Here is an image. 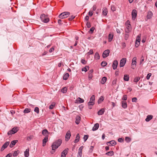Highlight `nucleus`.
Wrapping results in <instances>:
<instances>
[{"mask_svg":"<svg viewBox=\"0 0 157 157\" xmlns=\"http://www.w3.org/2000/svg\"><path fill=\"white\" fill-rule=\"evenodd\" d=\"M62 140L61 139H59L53 142L52 145V149L55 152V150L61 144Z\"/></svg>","mask_w":157,"mask_h":157,"instance_id":"obj_1","label":"nucleus"},{"mask_svg":"<svg viewBox=\"0 0 157 157\" xmlns=\"http://www.w3.org/2000/svg\"><path fill=\"white\" fill-rule=\"evenodd\" d=\"M95 101V96L93 95L90 98V101L88 103V108L90 109H92L91 106H92L94 104Z\"/></svg>","mask_w":157,"mask_h":157,"instance_id":"obj_2","label":"nucleus"},{"mask_svg":"<svg viewBox=\"0 0 157 157\" xmlns=\"http://www.w3.org/2000/svg\"><path fill=\"white\" fill-rule=\"evenodd\" d=\"M70 15V13L68 12H65L60 14L59 17L60 19H64Z\"/></svg>","mask_w":157,"mask_h":157,"instance_id":"obj_3","label":"nucleus"},{"mask_svg":"<svg viewBox=\"0 0 157 157\" xmlns=\"http://www.w3.org/2000/svg\"><path fill=\"white\" fill-rule=\"evenodd\" d=\"M18 130V127H14L11 130H10L8 132L7 134L9 136L10 135L14 134L16 133Z\"/></svg>","mask_w":157,"mask_h":157,"instance_id":"obj_4","label":"nucleus"},{"mask_svg":"<svg viewBox=\"0 0 157 157\" xmlns=\"http://www.w3.org/2000/svg\"><path fill=\"white\" fill-rule=\"evenodd\" d=\"M126 59L125 58H123L120 61V67H123L125 63H126Z\"/></svg>","mask_w":157,"mask_h":157,"instance_id":"obj_5","label":"nucleus"},{"mask_svg":"<svg viewBox=\"0 0 157 157\" xmlns=\"http://www.w3.org/2000/svg\"><path fill=\"white\" fill-rule=\"evenodd\" d=\"M110 51L109 50H105L103 52L102 54V57L103 58H106L109 56Z\"/></svg>","mask_w":157,"mask_h":157,"instance_id":"obj_6","label":"nucleus"},{"mask_svg":"<svg viewBox=\"0 0 157 157\" xmlns=\"http://www.w3.org/2000/svg\"><path fill=\"white\" fill-rule=\"evenodd\" d=\"M132 19L134 20L137 16V11L136 10H133L132 11Z\"/></svg>","mask_w":157,"mask_h":157,"instance_id":"obj_7","label":"nucleus"},{"mask_svg":"<svg viewBox=\"0 0 157 157\" xmlns=\"http://www.w3.org/2000/svg\"><path fill=\"white\" fill-rule=\"evenodd\" d=\"M140 37L139 36H137L136 38V40L135 42V46L136 48H137L140 44Z\"/></svg>","mask_w":157,"mask_h":157,"instance_id":"obj_8","label":"nucleus"},{"mask_svg":"<svg viewBox=\"0 0 157 157\" xmlns=\"http://www.w3.org/2000/svg\"><path fill=\"white\" fill-rule=\"evenodd\" d=\"M136 57H134L133 58L132 63V68L134 69L135 68V67H133V65H136Z\"/></svg>","mask_w":157,"mask_h":157,"instance_id":"obj_9","label":"nucleus"},{"mask_svg":"<svg viewBox=\"0 0 157 157\" xmlns=\"http://www.w3.org/2000/svg\"><path fill=\"white\" fill-rule=\"evenodd\" d=\"M10 144L9 141L6 142L2 146L1 150V151H3L5 148H6Z\"/></svg>","mask_w":157,"mask_h":157,"instance_id":"obj_10","label":"nucleus"},{"mask_svg":"<svg viewBox=\"0 0 157 157\" xmlns=\"http://www.w3.org/2000/svg\"><path fill=\"white\" fill-rule=\"evenodd\" d=\"M118 62L117 60H114L113 62L112 67L114 70H115L117 68Z\"/></svg>","mask_w":157,"mask_h":157,"instance_id":"obj_11","label":"nucleus"},{"mask_svg":"<svg viewBox=\"0 0 157 157\" xmlns=\"http://www.w3.org/2000/svg\"><path fill=\"white\" fill-rule=\"evenodd\" d=\"M48 135L46 136L44 138L43 140V146L44 147L46 145V143L48 141Z\"/></svg>","mask_w":157,"mask_h":157,"instance_id":"obj_12","label":"nucleus"},{"mask_svg":"<svg viewBox=\"0 0 157 157\" xmlns=\"http://www.w3.org/2000/svg\"><path fill=\"white\" fill-rule=\"evenodd\" d=\"M71 136V132L70 131H68L66 135L65 138L66 140L67 141H68L70 138Z\"/></svg>","mask_w":157,"mask_h":157,"instance_id":"obj_13","label":"nucleus"},{"mask_svg":"<svg viewBox=\"0 0 157 157\" xmlns=\"http://www.w3.org/2000/svg\"><path fill=\"white\" fill-rule=\"evenodd\" d=\"M106 144L109 146H114L116 144V143L114 140H111L109 142H107Z\"/></svg>","mask_w":157,"mask_h":157,"instance_id":"obj_14","label":"nucleus"},{"mask_svg":"<svg viewBox=\"0 0 157 157\" xmlns=\"http://www.w3.org/2000/svg\"><path fill=\"white\" fill-rule=\"evenodd\" d=\"M153 14L152 12L151 11H149L147 12V19H150L151 18L152 16H153Z\"/></svg>","mask_w":157,"mask_h":157,"instance_id":"obj_15","label":"nucleus"},{"mask_svg":"<svg viewBox=\"0 0 157 157\" xmlns=\"http://www.w3.org/2000/svg\"><path fill=\"white\" fill-rule=\"evenodd\" d=\"M125 25L126 26V28L129 29H132L131 26L130 24V22L128 20L125 23Z\"/></svg>","mask_w":157,"mask_h":157,"instance_id":"obj_16","label":"nucleus"},{"mask_svg":"<svg viewBox=\"0 0 157 157\" xmlns=\"http://www.w3.org/2000/svg\"><path fill=\"white\" fill-rule=\"evenodd\" d=\"M76 103H83L84 102V100L81 98L80 97L78 98L76 100Z\"/></svg>","mask_w":157,"mask_h":157,"instance_id":"obj_17","label":"nucleus"},{"mask_svg":"<svg viewBox=\"0 0 157 157\" xmlns=\"http://www.w3.org/2000/svg\"><path fill=\"white\" fill-rule=\"evenodd\" d=\"M113 37V33H110L108 36V41L109 42L112 41Z\"/></svg>","mask_w":157,"mask_h":157,"instance_id":"obj_18","label":"nucleus"},{"mask_svg":"<svg viewBox=\"0 0 157 157\" xmlns=\"http://www.w3.org/2000/svg\"><path fill=\"white\" fill-rule=\"evenodd\" d=\"M18 142L17 140H13L12 141L10 145V147L12 148L13 147L14 145L17 143Z\"/></svg>","mask_w":157,"mask_h":157,"instance_id":"obj_19","label":"nucleus"},{"mask_svg":"<svg viewBox=\"0 0 157 157\" xmlns=\"http://www.w3.org/2000/svg\"><path fill=\"white\" fill-rule=\"evenodd\" d=\"M81 120V117L79 116H77L75 118V122L77 124H78Z\"/></svg>","mask_w":157,"mask_h":157,"instance_id":"obj_20","label":"nucleus"},{"mask_svg":"<svg viewBox=\"0 0 157 157\" xmlns=\"http://www.w3.org/2000/svg\"><path fill=\"white\" fill-rule=\"evenodd\" d=\"M108 13V10L106 8H103L102 9V15L104 16H106Z\"/></svg>","mask_w":157,"mask_h":157,"instance_id":"obj_21","label":"nucleus"},{"mask_svg":"<svg viewBox=\"0 0 157 157\" xmlns=\"http://www.w3.org/2000/svg\"><path fill=\"white\" fill-rule=\"evenodd\" d=\"M99 127V124L98 123L95 124L92 128V130L93 131L97 130Z\"/></svg>","mask_w":157,"mask_h":157,"instance_id":"obj_22","label":"nucleus"},{"mask_svg":"<svg viewBox=\"0 0 157 157\" xmlns=\"http://www.w3.org/2000/svg\"><path fill=\"white\" fill-rule=\"evenodd\" d=\"M42 134L44 136H46L48 135L49 134V132H48V130L46 129H44L42 130Z\"/></svg>","mask_w":157,"mask_h":157,"instance_id":"obj_23","label":"nucleus"},{"mask_svg":"<svg viewBox=\"0 0 157 157\" xmlns=\"http://www.w3.org/2000/svg\"><path fill=\"white\" fill-rule=\"evenodd\" d=\"M67 153V151L66 149L64 150L61 153V157H66V155Z\"/></svg>","mask_w":157,"mask_h":157,"instance_id":"obj_24","label":"nucleus"},{"mask_svg":"<svg viewBox=\"0 0 157 157\" xmlns=\"http://www.w3.org/2000/svg\"><path fill=\"white\" fill-rule=\"evenodd\" d=\"M104 112H105L104 109L102 108L98 111V115H102L104 114Z\"/></svg>","mask_w":157,"mask_h":157,"instance_id":"obj_25","label":"nucleus"},{"mask_svg":"<svg viewBox=\"0 0 157 157\" xmlns=\"http://www.w3.org/2000/svg\"><path fill=\"white\" fill-rule=\"evenodd\" d=\"M79 139H80L79 134L78 133L76 135V139L74 140V142L75 143H77L78 142L79 140Z\"/></svg>","mask_w":157,"mask_h":157,"instance_id":"obj_26","label":"nucleus"},{"mask_svg":"<svg viewBox=\"0 0 157 157\" xmlns=\"http://www.w3.org/2000/svg\"><path fill=\"white\" fill-rule=\"evenodd\" d=\"M152 117L153 116L152 115H148L145 119V121H146L148 122L151 120L152 118Z\"/></svg>","mask_w":157,"mask_h":157,"instance_id":"obj_27","label":"nucleus"},{"mask_svg":"<svg viewBox=\"0 0 157 157\" xmlns=\"http://www.w3.org/2000/svg\"><path fill=\"white\" fill-rule=\"evenodd\" d=\"M29 149L27 148L24 152V155L25 157H28L29 156Z\"/></svg>","mask_w":157,"mask_h":157,"instance_id":"obj_28","label":"nucleus"},{"mask_svg":"<svg viewBox=\"0 0 157 157\" xmlns=\"http://www.w3.org/2000/svg\"><path fill=\"white\" fill-rule=\"evenodd\" d=\"M122 106L124 109L126 108L127 107V104L126 101H122Z\"/></svg>","mask_w":157,"mask_h":157,"instance_id":"obj_29","label":"nucleus"},{"mask_svg":"<svg viewBox=\"0 0 157 157\" xmlns=\"http://www.w3.org/2000/svg\"><path fill=\"white\" fill-rule=\"evenodd\" d=\"M69 76V75L68 73H65L63 76V79L65 80H67Z\"/></svg>","mask_w":157,"mask_h":157,"instance_id":"obj_30","label":"nucleus"},{"mask_svg":"<svg viewBox=\"0 0 157 157\" xmlns=\"http://www.w3.org/2000/svg\"><path fill=\"white\" fill-rule=\"evenodd\" d=\"M107 80V78L105 77H103L101 79V83L103 84H104L106 82Z\"/></svg>","mask_w":157,"mask_h":157,"instance_id":"obj_31","label":"nucleus"},{"mask_svg":"<svg viewBox=\"0 0 157 157\" xmlns=\"http://www.w3.org/2000/svg\"><path fill=\"white\" fill-rule=\"evenodd\" d=\"M104 100V97L103 96H101L99 99H98V104H100Z\"/></svg>","mask_w":157,"mask_h":157,"instance_id":"obj_32","label":"nucleus"},{"mask_svg":"<svg viewBox=\"0 0 157 157\" xmlns=\"http://www.w3.org/2000/svg\"><path fill=\"white\" fill-rule=\"evenodd\" d=\"M129 79V76L128 75H125L124 76V79L125 81H128Z\"/></svg>","mask_w":157,"mask_h":157,"instance_id":"obj_33","label":"nucleus"},{"mask_svg":"<svg viewBox=\"0 0 157 157\" xmlns=\"http://www.w3.org/2000/svg\"><path fill=\"white\" fill-rule=\"evenodd\" d=\"M105 154L109 156H111L113 155L114 153L113 151H110L105 153Z\"/></svg>","mask_w":157,"mask_h":157,"instance_id":"obj_34","label":"nucleus"},{"mask_svg":"<svg viewBox=\"0 0 157 157\" xmlns=\"http://www.w3.org/2000/svg\"><path fill=\"white\" fill-rule=\"evenodd\" d=\"M89 69V67L88 66H86L85 67L83 68L82 69V71H85L86 72Z\"/></svg>","mask_w":157,"mask_h":157,"instance_id":"obj_35","label":"nucleus"},{"mask_svg":"<svg viewBox=\"0 0 157 157\" xmlns=\"http://www.w3.org/2000/svg\"><path fill=\"white\" fill-rule=\"evenodd\" d=\"M47 17V16L45 15L44 14H42L40 16V18L41 19V21L43 20L45 17Z\"/></svg>","mask_w":157,"mask_h":157,"instance_id":"obj_36","label":"nucleus"},{"mask_svg":"<svg viewBox=\"0 0 157 157\" xmlns=\"http://www.w3.org/2000/svg\"><path fill=\"white\" fill-rule=\"evenodd\" d=\"M56 105V103L55 102H52V103L49 106V109H53L54 107Z\"/></svg>","mask_w":157,"mask_h":157,"instance_id":"obj_37","label":"nucleus"},{"mask_svg":"<svg viewBox=\"0 0 157 157\" xmlns=\"http://www.w3.org/2000/svg\"><path fill=\"white\" fill-rule=\"evenodd\" d=\"M67 88L66 87H63L61 90V91L63 93H65L67 92Z\"/></svg>","mask_w":157,"mask_h":157,"instance_id":"obj_38","label":"nucleus"},{"mask_svg":"<svg viewBox=\"0 0 157 157\" xmlns=\"http://www.w3.org/2000/svg\"><path fill=\"white\" fill-rule=\"evenodd\" d=\"M131 140V138L128 137H125V140L127 143L130 142Z\"/></svg>","mask_w":157,"mask_h":157,"instance_id":"obj_39","label":"nucleus"},{"mask_svg":"<svg viewBox=\"0 0 157 157\" xmlns=\"http://www.w3.org/2000/svg\"><path fill=\"white\" fill-rule=\"evenodd\" d=\"M94 57L95 59H98L100 58V56L98 52H96L94 55Z\"/></svg>","mask_w":157,"mask_h":157,"instance_id":"obj_40","label":"nucleus"},{"mask_svg":"<svg viewBox=\"0 0 157 157\" xmlns=\"http://www.w3.org/2000/svg\"><path fill=\"white\" fill-rule=\"evenodd\" d=\"M31 111V109L28 108H26L23 111L25 113H28L30 112Z\"/></svg>","mask_w":157,"mask_h":157,"instance_id":"obj_41","label":"nucleus"},{"mask_svg":"<svg viewBox=\"0 0 157 157\" xmlns=\"http://www.w3.org/2000/svg\"><path fill=\"white\" fill-rule=\"evenodd\" d=\"M95 28L94 27H91L90 30L88 32L89 33L92 34L93 33L94 31V30Z\"/></svg>","mask_w":157,"mask_h":157,"instance_id":"obj_42","label":"nucleus"},{"mask_svg":"<svg viewBox=\"0 0 157 157\" xmlns=\"http://www.w3.org/2000/svg\"><path fill=\"white\" fill-rule=\"evenodd\" d=\"M140 79V77H136L135 78L133 81L135 82H137Z\"/></svg>","mask_w":157,"mask_h":157,"instance_id":"obj_43","label":"nucleus"},{"mask_svg":"<svg viewBox=\"0 0 157 157\" xmlns=\"http://www.w3.org/2000/svg\"><path fill=\"white\" fill-rule=\"evenodd\" d=\"M129 36V34L128 33H125L124 35V39L126 40H127Z\"/></svg>","mask_w":157,"mask_h":157,"instance_id":"obj_44","label":"nucleus"},{"mask_svg":"<svg viewBox=\"0 0 157 157\" xmlns=\"http://www.w3.org/2000/svg\"><path fill=\"white\" fill-rule=\"evenodd\" d=\"M42 21L44 23H47L49 21V18L47 17Z\"/></svg>","mask_w":157,"mask_h":157,"instance_id":"obj_45","label":"nucleus"},{"mask_svg":"<svg viewBox=\"0 0 157 157\" xmlns=\"http://www.w3.org/2000/svg\"><path fill=\"white\" fill-rule=\"evenodd\" d=\"M107 63L105 61L102 62L101 63V65L103 67H104L105 66H106L107 65Z\"/></svg>","mask_w":157,"mask_h":157,"instance_id":"obj_46","label":"nucleus"},{"mask_svg":"<svg viewBox=\"0 0 157 157\" xmlns=\"http://www.w3.org/2000/svg\"><path fill=\"white\" fill-rule=\"evenodd\" d=\"M33 138V136L32 135H30L29 136H28L27 137V140L30 141L31 140H32Z\"/></svg>","mask_w":157,"mask_h":157,"instance_id":"obj_47","label":"nucleus"},{"mask_svg":"<svg viewBox=\"0 0 157 157\" xmlns=\"http://www.w3.org/2000/svg\"><path fill=\"white\" fill-rule=\"evenodd\" d=\"M19 151H15L13 154V156H16L19 154Z\"/></svg>","mask_w":157,"mask_h":157,"instance_id":"obj_48","label":"nucleus"},{"mask_svg":"<svg viewBox=\"0 0 157 157\" xmlns=\"http://www.w3.org/2000/svg\"><path fill=\"white\" fill-rule=\"evenodd\" d=\"M34 111L38 114L39 113V108L38 107H36L34 109Z\"/></svg>","mask_w":157,"mask_h":157,"instance_id":"obj_49","label":"nucleus"},{"mask_svg":"<svg viewBox=\"0 0 157 157\" xmlns=\"http://www.w3.org/2000/svg\"><path fill=\"white\" fill-rule=\"evenodd\" d=\"M87 54L88 55H91L93 54V51L92 49H90V50L89 52L87 53Z\"/></svg>","mask_w":157,"mask_h":157,"instance_id":"obj_50","label":"nucleus"},{"mask_svg":"<svg viewBox=\"0 0 157 157\" xmlns=\"http://www.w3.org/2000/svg\"><path fill=\"white\" fill-rule=\"evenodd\" d=\"M111 10L113 11H114L116 10V8L115 6L114 5L111 6Z\"/></svg>","mask_w":157,"mask_h":157,"instance_id":"obj_51","label":"nucleus"},{"mask_svg":"<svg viewBox=\"0 0 157 157\" xmlns=\"http://www.w3.org/2000/svg\"><path fill=\"white\" fill-rule=\"evenodd\" d=\"M88 135H85L84 136L83 138L85 142L88 139Z\"/></svg>","mask_w":157,"mask_h":157,"instance_id":"obj_52","label":"nucleus"},{"mask_svg":"<svg viewBox=\"0 0 157 157\" xmlns=\"http://www.w3.org/2000/svg\"><path fill=\"white\" fill-rule=\"evenodd\" d=\"M62 21H64V20H62L61 19H59L58 20V23L59 25H61L63 24V23H62Z\"/></svg>","mask_w":157,"mask_h":157,"instance_id":"obj_53","label":"nucleus"},{"mask_svg":"<svg viewBox=\"0 0 157 157\" xmlns=\"http://www.w3.org/2000/svg\"><path fill=\"white\" fill-rule=\"evenodd\" d=\"M118 141L120 143L123 142L124 141V138H119L118 139Z\"/></svg>","mask_w":157,"mask_h":157,"instance_id":"obj_54","label":"nucleus"},{"mask_svg":"<svg viewBox=\"0 0 157 157\" xmlns=\"http://www.w3.org/2000/svg\"><path fill=\"white\" fill-rule=\"evenodd\" d=\"M127 97L126 95H124L123 96V98H122V100H127Z\"/></svg>","mask_w":157,"mask_h":157,"instance_id":"obj_55","label":"nucleus"},{"mask_svg":"<svg viewBox=\"0 0 157 157\" xmlns=\"http://www.w3.org/2000/svg\"><path fill=\"white\" fill-rule=\"evenodd\" d=\"M82 156V151H78V157H81Z\"/></svg>","mask_w":157,"mask_h":157,"instance_id":"obj_56","label":"nucleus"},{"mask_svg":"<svg viewBox=\"0 0 157 157\" xmlns=\"http://www.w3.org/2000/svg\"><path fill=\"white\" fill-rule=\"evenodd\" d=\"M75 17V16H74L73 15H72L69 18L68 20L69 21H71L73 19H74Z\"/></svg>","mask_w":157,"mask_h":157,"instance_id":"obj_57","label":"nucleus"},{"mask_svg":"<svg viewBox=\"0 0 157 157\" xmlns=\"http://www.w3.org/2000/svg\"><path fill=\"white\" fill-rule=\"evenodd\" d=\"M151 73H148L146 76V78L147 79H149L150 77L151 76Z\"/></svg>","mask_w":157,"mask_h":157,"instance_id":"obj_58","label":"nucleus"},{"mask_svg":"<svg viewBox=\"0 0 157 157\" xmlns=\"http://www.w3.org/2000/svg\"><path fill=\"white\" fill-rule=\"evenodd\" d=\"M88 75L89 79V80H91L93 77V74H88Z\"/></svg>","mask_w":157,"mask_h":157,"instance_id":"obj_59","label":"nucleus"},{"mask_svg":"<svg viewBox=\"0 0 157 157\" xmlns=\"http://www.w3.org/2000/svg\"><path fill=\"white\" fill-rule=\"evenodd\" d=\"M131 29H125V33H129L131 32Z\"/></svg>","mask_w":157,"mask_h":157,"instance_id":"obj_60","label":"nucleus"},{"mask_svg":"<svg viewBox=\"0 0 157 157\" xmlns=\"http://www.w3.org/2000/svg\"><path fill=\"white\" fill-rule=\"evenodd\" d=\"M86 25L87 28H90L91 26L90 23L89 22H87L86 23Z\"/></svg>","mask_w":157,"mask_h":157,"instance_id":"obj_61","label":"nucleus"},{"mask_svg":"<svg viewBox=\"0 0 157 157\" xmlns=\"http://www.w3.org/2000/svg\"><path fill=\"white\" fill-rule=\"evenodd\" d=\"M93 11H90L89 12L88 14L90 16H91L93 15Z\"/></svg>","mask_w":157,"mask_h":157,"instance_id":"obj_62","label":"nucleus"},{"mask_svg":"<svg viewBox=\"0 0 157 157\" xmlns=\"http://www.w3.org/2000/svg\"><path fill=\"white\" fill-rule=\"evenodd\" d=\"M81 62L82 63V64H85L86 63V60L84 59H82L81 60Z\"/></svg>","mask_w":157,"mask_h":157,"instance_id":"obj_63","label":"nucleus"},{"mask_svg":"<svg viewBox=\"0 0 157 157\" xmlns=\"http://www.w3.org/2000/svg\"><path fill=\"white\" fill-rule=\"evenodd\" d=\"M137 100V98H136L134 97L132 99V101L133 102H136Z\"/></svg>","mask_w":157,"mask_h":157,"instance_id":"obj_64","label":"nucleus"}]
</instances>
